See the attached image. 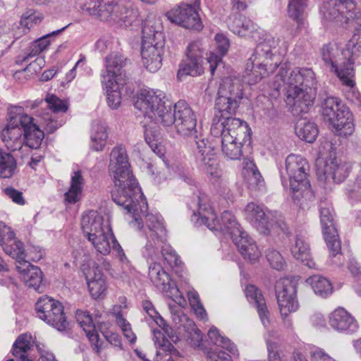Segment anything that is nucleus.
<instances>
[{"label": "nucleus", "instance_id": "2eb2a0df", "mask_svg": "<svg viewBox=\"0 0 361 361\" xmlns=\"http://www.w3.org/2000/svg\"><path fill=\"white\" fill-rule=\"evenodd\" d=\"M243 95V85L238 78H223L216 99L215 114L222 117H231L230 115L235 112Z\"/></svg>", "mask_w": 361, "mask_h": 361}, {"label": "nucleus", "instance_id": "774afa93", "mask_svg": "<svg viewBox=\"0 0 361 361\" xmlns=\"http://www.w3.org/2000/svg\"><path fill=\"white\" fill-rule=\"evenodd\" d=\"M152 334L155 346L157 348L159 347L164 348L165 351L168 345H170L169 341L164 336L160 330L153 329Z\"/></svg>", "mask_w": 361, "mask_h": 361}, {"label": "nucleus", "instance_id": "9b49d317", "mask_svg": "<svg viewBox=\"0 0 361 361\" xmlns=\"http://www.w3.org/2000/svg\"><path fill=\"white\" fill-rule=\"evenodd\" d=\"M319 13L322 25L328 28H348L361 21V11L355 0H326Z\"/></svg>", "mask_w": 361, "mask_h": 361}, {"label": "nucleus", "instance_id": "cd10ccee", "mask_svg": "<svg viewBox=\"0 0 361 361\" xmlns=\"http://www.w3.org/2000/svg\"><path fill=\"white\" fill-rule=\"evenodd\" d=\"M172 320L178 329L183 328L185 331V338L190 341L194 347H199L202 341L201 331L195 326V323L185 315L181 309L173 311Z\"/></svg>", "mask_w": 361, "mask_h": 361}, {"label": "nucleus", "instance_id": "58836bf2", "mask_svg": "<svg viewBox=\"0 0 361 361\" xmlns=\"http://www.w3.org/2000/svg\"><path fill=\"white\" fill-rule=\"evenodd\" d=\"M216 48L219 51V55L210 52L209 55L207 57V63L209 64L210 72L214 75L217 66L221 61V57L224 56L230 47L228 39L223 34H216L214 37Z\"/></svg>", "mask_w": 361, "mask_h": 361}, {"label": "nucleus", "instance_id": "a19ab883", "mask_svg": "<svg viewBox=\"0 0 361 361\" xmlns=\"http://www.w3.org/2000/svg\"><path fill=\"white\" fill-rule=\"evenodd\" d=\"M306 283L311 286L316 295L322 298H326L333 293L332 283L322 276L313 275L306 279Z\"/></svg>", "mask_w": 361, "mask_h": 361}, {"label": "nucleus", "instance_id": "338daca9", "mask_svg": "<svg viewBox=\"0 0 361 361\" xmlns=\"http://www.w3.org/2000/svg\"><path fill=\"white\" fill-rule=\"evenodd\" d=\"M5 194L12 200V201L18 204L23 205L25 200L23 196L22 192L16 190L12 187L6 188L4 190Z\"/></svg>", "mask_w": 361, "mask_h": 361}, {"label": "nucleus", "instance_id": "ddd939ff", "mask_svg": "<svg viewBox=\"0 0 361 361\" xmlns=\"http://www.w3.org/2000/svg\"><path fill=\"white\" fill-rule=\"evenodd\" d=\"M322 115L339 135H351L355 130L353 116L341 99L327 97L322 103Z\"/></svg>", "mask_w": 361, "mask_h": 361}, {"label": "nucleus", "instance_id": "13d9d810", "mask_svg": "<svg viewBox=\"0 0 361 361\" xmlns=\"http://www.w3.org/2000/svg\"><path fill=\"white\" fill-rule=\"evenodd\" d=\"M210 179L214 181L220 180V186L219 189V194L220 196L219 201L223 207H228L231 204H232L234 202L235 197L233 193L228 188L226 182L224 180H223L221 177L218 180H214V178Z\"/></svg>", "mask_w": 361, "mask_h": 361}, {"label": "nucleus", "instance_id": "6e6d98bb", "mask_svg": "<svg viewBox=\"0 0 361 361\" xmlns=\"http://www.w3.org/2000/svg\"><path fill=\"white\" fill-rule=\"evenodd\" d=\"M145 139L146 142L149 145L153 152L157 154L159 157L164 156V148L158 143V135L154 132L150 127L145 125Z\"/></svg>", "mask_w": 361, "mask_h": 361}, {"label": "nucleus", "instance_id": "603ef678", "mask_svg": "<svg viewBox=\"0 0 361 361\" xmlns=\"http://www.w3.org/2000/svg\"><path fill=\"white\" fill-rule=\"evenodd\" d=\"M245 174L251 189H260L264 186V179L252 161L246 162Z\"/></svg>", "mask_w": 361, "mask_h": 361}, {"label": "nucleus", "instance_id": "4468645a", "mask_svg": "<svg viewBox=\"0 0 361 361\" xmlns=\"http://www.w3.org/2000/svg\"><path fill=\"white\" fill-rule=\"evenodd\" d=\"M23 107L11 106L8 111V118L6 126L1 133V140L7 150L14 153L16 157H23L25 148L23 142V123L29 121L27 118H22Z\"/></svg>", "mask_w": 361, "mask_h": 361}, {"label": "nucleus", "instance_id": "69168bd1", "mask_svg": "<svg viewBox=\"0 0 361 361\" xmlns=\"http://www.w3.org/2000/svg\"><path fill=\"white\" fill-rule=\"evenodd\" d=\"M310 357L312 361H336L323 349L319 348H313L310 351Z\"/></svg>", "mask_w": 361, "mask_h": 361}, {"label": "nucleus", "instance_id": "79ce46f5", "mask_svg": "<svg viewBox=\"0 0 361 361\" xmlns=\"http://www.w3.org/2000/svg\"><path fill=\"white\" fill-rule=\"evenodd\" d=\"M66 27H63L61 30L54 31L51 34L43 36L33 42L29 49V52L23 56H19L17 59V62L19 63H23L24 62L28 61L31 58L38 55L42 51L45 50L48 46L49 45V40L48 39L50 35H58L62 30H65Z\"/></svg>", "mask_w": 361, "mask_h": 361}, {"label": "nucleus", "instance_id": "0eeeda50", "mask_svg": "<svg viewBox=\"0 0 361 361\" xmlns=\"http://www.w3.org/2000/svg\"><path fill=\"white\" fill-rule=\"evenodd\" d=\"M250 128L247 123L233 117H222L214 114L211 133L221 137V151L231 160L239 159L243 154V146L250 142Z\"/></svg>", "mask_w": 361, "mask_h": 361}, {"label": "nucleus", "instance_id": "473e14b6", "mask_svg": "<svg viewBox=\"0 0 361 361\" xmlns=\"http://www.w3.org/2000/svg\"><path fill=\"white\" fill-rule=\"evenodd\" d=\"M123 56L118 52H111L104 59V69L101 72V80H118L121 70L125 65Z\"/></svg>", "mask_w": 361, "mask_h": 361}, {"label": "nucleus", "instance_id": "1a4fd4ad", "mask_svg": "<svg viewBox=\"0 0 361 361\" xmlns=\"http://www.w3.org/2000/svg\"><path fill=\"white\" fill-rule=\"evenodd\" d=\"M81 8L103 21H112L129 27L140 22V13L130 2L123 0H88Z\"/></svg>", "mask_w": 361, "mask_h": 361}, {"label": "nucleus", "instance_id": "a211bd4d", "mask_svg": "<svg viewBox=\"0 0 361 361\" xmlns=\"http://www.w3.org/2000/svg\"><path fill=\"white\" fill-rule=\"evenodd\" d=\"M276 292L280 313L284 324L287 327L292 328L293 322L288 316L295 312L300 307L296 286L288 279H282L276 283Z\"/></svg>", "mask_w": 361, "mask_h": 361}, {"label": "nucleus", "instance_id": "37998d69", "mask_svg": "<svg viewBox=\"0 0 361 361\" xmlns=\"http://www.w3.org/2000/svg\"><path fill=\"white\" fill-rule=\"evenodd\" d=\"M84 179L80 171H76L71 176V185L65 193V202L74 204L80 200L84 185Z\"/></svg>", "mask_w": 361, "mask_h": 361}, {"label": "nucleus", "instance_id": "c03bdc74", "mask_svg": "<svg viewBox=\"0 0 361 361\" xmlns=\"http://www.w3.org/2000/svg\"><path fill=\"white\" fill-rule=\"evenodd\" d=\"M103 89L106 91L108 106L116 109L121 103V85L118 80H109V82L101 80Z\"/></svg>", "mask_w": 361, "mask_h": 361}, {"label": "nucleus", "instance_id": "72a5a7b5", "mask_svg": "<svg viewBox=\"0 0 361 361\" xmlns=\"http://www.w3.org/2000/svg\"><path fill=\"white\" fill-rule=\"evenodd\" d=\"M106 226H111L109 220H104L97 212L90 211L82 214L81 228L87 238L104 231Z\"/></svg>", "mask_w": 361, "mask_h": 361}, {"label": "nucleus", "instance_id": "f704fd0d", "mask_svg": "<svg viewBox=\"0 0 361 361\" xmlns=\"http://www.w3.org/2000/svg\"><path fill=\"white\" fill-rule=\"evenodd\" d=\"M75 319L80 328L84 331L87 337L94 350L98 353L101 349L99 334L95 329L94 323L88 312L78 310L75 313Z\"/></svg>", "mask_w": 361, "mask_h": 361}, {"label": "nucleus", "instance_id": "a878e982", "mask_svg": "<svg viewBox=\"0 0 361 361\" xmlns=\"http://www.w3.org/2000/svg\"><path fill=\"white\" fill-rule=\"evenodd\" d=\"M329 324L334 330L347 334L355 333L359 328L355 317L341 307H337L330 313Z\"/></svg>", "mask_w": 361, "mask_h": 361}, {"label": "nucleus", "instance_id": "bf43d9fd", "mask_svg": "<svg viewBox=\"0 0 361 361\" xmlns=\"http://www.w3.org/2000/svg\"><path fill=\"white\" fill-rule=\"evenodd\" d=\"M44 18L42 13L28 9L23 14L20 20V23L25 27L30 28L32 26L40 23Z\"/></svg>", "mask_w": 361, "mask_h": 361}, {"label": "nucleus", "instance_id": "6ab92c4d", "mask_svg": "<svg viewBox=\"0 0 361 361\" xmlns=\"http://www.w3.org/2000/svg\"><path fill=\"white\" fill-rule=\"evenodd\" d=\"M37 317L58 331L66 330L68 322L63 312L62 304L50 297L43 296L36 303Z\"/></svg>", "mask_w": 361, "mask_h": 361}, {"label": "nucleus", "instance_id": "680f3d73", "mask_svg": "<svg viewBox=\"0 0 361 361\" xmlns=\"http://www.w3.org/2000/svg\"><path fill=\"white\" fill-rule=\"evenodd\" d=\"M267 258L270 265L275 269H282L285 264V261L282 255L277 250L271 249L267 252Z\"/></svg>", "mask_w": 361, "mask_h": 361}, {"label": "nucleus", "instance_id": "f03ea898", "mask_svg": "<svg viewBox=\"0 0 361 361\" xmlns=\"http://www.w3.org/2000/svg\"><path fill=\"white\" fill-rule=\"evenodd\" d=\"M109 171L114 183L111 192L114 202L123 207L126 219L131 227L137 230L142 229L143 216L149 214L148 204L132 173L125 147L117 145L112 149L109 156Z\"/></svg>", "mask_w": 361, "mask_h": 361}, {"label": "nucleus", "instance_id": "393cba45", "mask_svg": "<svg viewBox=\"0 0 361 361\" xmlns=\"http://www.w3.org/2000/svg\"><path fill=\"white\" fill-rule=\"evenodd\" d=\"M0 245L5 253L16 259V264L25 260L26 254L23 244L16 238L13 231L0 221Z\"/></svg>", "mask_w": 361, "mask_h": 361}, {"label": "nucleus", "instance_id": "4be33fe9", "mask_svg": "<svg viewBox=\"0 0 361 361\" xmlns=\"http://www.w3.org/2000/svg\"><path fill=\"white\" fill-rule=\"evenodd\" d=\"M82 269L91 296L95 300L103 299L106 295L108 286L106 277L99 265L94 260L88 259L82 264Z\"/></svg>", "mask_w": 361, "mask_h": 361}, {"label": "nucleus", "instance_id": "c9c22d12", "mask_svg": "<svg viewBox=\"0 0 361 361\" xmlns=\"http://www.w3.org/2000/svg\"><path fill=\"white\" fill-rule=\"evenodd\" d=\"M245 295L250 303L257 310L259 319L265 328L270 324L269 312L267 310L264 298L259 290L254 285H247L245 288Z\"/></svg>", "mask_w": 361, "mask_h": 361}, {"label": "nucleus", "instance_id": "20e7f679", "mask_svg": "<svg viewBox=\"0 0 361 361\" xmlns=\"http://www.w3.org/2000/svg\"><path fill=\"white\" fill-rule=\"evenodd\" d=\"M228 24L229 30L235 35L252 38L257 42L245 63V80L252 85L274 73L281 64L280 61L274 59L273 54V49L279 45V39L265 32L251 20L240 14L230 18Z\"/></svg>", "mask_w": 361, "mask_h": 361}, {"label": "nucleus", "instance_id": "a18cd8bd", "mask_svg": "<svg viewBox=\"0 0 361 361\" xmlns=\"http://www.w3.org/2000/svg\"><path fill=\"white\" fill-rule=\"evenodd\" d=\"M32 345V337L29 334L20 335L13 345V355L18 361H32L27 353Z\"/></svg>", "mask_w": 361, "mask_h": 361}, {"label": "nucleus", "instance_id": "4d7b16f0", "mask_svg": "<svg viewBox=\"0 0 361 361\" xmlns=\"http://www.w3.org/2000/svg\"><path fill=\"white\" fill-rule=\"evenodd\" d=\"M188 298L190 302V306L194 310L196 315L200 319H207V312L204 310L203 305L200 302L199 295L195 290H188Z\"/></svg>", "mask_w": 361, "mask_h": 361}, {"label": "nucleus", "instance_id": "4c0bfd02", "mask_svg": "<svg viewBox=\"0 0 361 361\" xmlns=\"http://www.w3.org/2000/svg\"><path fill=\"white\" fill-rule=\"evenodd\" d=\"M114 255L118 259V266L111 274L123 281L128 279L133 273V267L121 245L114 247Z\"/></svg>", "mask_w": 361, "mask_h": 361}, {"label": "nucleus", "instance_id": "8fccbe9b", "mask_svg": "<svg viewBox=\"0 0 361 361\" xmlns=\"http://www.w3.org/2000/svg\"><path fill=\"white\" fill-rule=\"evenodd\" d=\"M208 336L211 341L217 347L226 350L233 355L238 356L236 346L228 338L221 336L216 327H212L208 331Z\"/></svg>", "mask_w": 361, "mask_h": 361}, {"label": "nucleus", "instance_id": "0e129e2a", "mask_svg": "<svg viewBox=\"0 0 361 361\" xmlns=\"http://www.w3.org/2000/svg\"><path fill=\"white\" fill-rule=\"evenodd\" d=\"M87 68L85 63V56L84 55L80 56V59L76 62L75 66L71 69L66 75V80L69 82H71L76 77L77 68L85 69Z\"/></svg>", "mask_w": 361, "mask_h": 361}, {"label": "nucleus", "instance_id": "052dcab7", "mask_svg": "<svg viewBox=\"0 0 361 361\" xmlns=\"http://www.w3.org/2000/svg\"><path fill=\"white\" fill-rule=\"evenodd\" d=\"M148 316L159 326L169 337H173L171 328L166 323L163 317L155 310L154 307L146 312Z\"/></svg>", "mask_w": 361, "mask_h": 361}, {"label": "nucleus", "instance_id": "6e6552de", "mask_svg": "<svg viewBox=\"0 0 361 361\" xmlns=\"http://www.w3.org/2000/svg\"><path fill=\"white\" fill-rule=\"evenodd\" d=\"M310 166L305 158L299 154H289L283 167L280 169L281 183L284 188L289 186L292 198L300 207L304 202L314 197L307 176Z\"/></svg>", "mask_w": 361, "mask_h": 361}, {"label": "nucleus", "instance_id": "09e8293b", "mask_svg": "<svg viewBox=\"0 0 361 361\" xmlns=\"http://www.w3.org/2000/svg\"><path fill=\"white\" fill-rule=\"evenodd\" d=\"M308 0H289L288 15L298 23V28L305 25L303 13L307 6Z\"/></svg>", "mask_w": 361, "mask_h": 361}, {"label": "nucleus", "instance_id": "f257e3e1", "mask_svg": "<svg viewBox=\"0 0 361 361\" xmlns=\"http://www.w3.org/2000/svg\"><path fill=\"white\" fill-rule=\"evenodd\" d=\"M147 227L145 235L147 242L142 248L143 256L148 259V276L153 284L166 293L176 303L183 307L186 301L175 283L171 281L169 274L160 264L161 259L170 267H178L181 264L179 256L166 242V231L161 216L157 214H147L145 216Z\"/></svg>", "mask_w": 361, "mask_h": 361}, {"label": "nucleus", "instance_id": "412c9836", "mask_svg": "<svg viewBox=\"0 0 361 361\" xmlns=\"http://www.w3.org/2000/svg\"><path fill=\"white\" fill-rule=\"evenodd\" d=\"M167 18L173 23L189 30L200 31L203 24L195 6L181 4L166 13Z\"/></svg>", "mask_w": 361, "mask_h": 361}, {"label": "nucleus", "instance_id": "39448f33", "mask_svg": "<svg viewBox=\"0 0 361 361\" xmlns=\"http://www.w3.org/2000/svg\"><path fill=\"white\" fill-rule=\"evenodd\" d=\"M282 84L286 85V103L292 106L294 114L306 113L314 103L317 81L315 73L309 68L290 70L283 63L276 76L274 89L278 90Z\"/></svg>", "mask_w": 361, "mask_h": 361}, {"label": "nucleus", "instance_id": "e2e57ef3", "mask_svg": "<svg viewBox=\"0 0 361 361\" xmlns=\"http://www.w3.org/2000/svg\"><path fill=\"white\" fill-rule=\"evenodd\" d=\"M207 358L209 361H232L231 357L229 354L216 349L207 350Z\"/></svg>", "mask_w": 361, "mask_h": 361}, {"label": "nucleus", "instance_id": "7ed1b4c3", "mask_svg": "<svg viewBox=\"0 0 361 361\" xmlns=\"http://www.w3.org/2000/svg\"><path fill=\"white\" fill-rule=\"evenodd\" d=\"M134 106L145 118L161 124L168 130H174L185 138L197 137L196 115L185 101L173 105L163 91L143 89L137 94Z\"/></svg>", "mask_w": 361, "mask_h": 361}, {"label": "nucleus", "instance_id": "dca6fc26", "mask_svg": "<svg viewBox=\"0 0 361 361\" xmlns=\"http://www.w3.org/2000/svg\"><path fill=\"white\" fill-rule=\"evenodd\" d=\"M195 144L192 152L196 163L210 178L218 180L222 176L219 167L216 154L214 146L202 135L197 133V137L192 136Z\"/></svg>", "mask_w": 361, "mask_h": 361}, {"label": "nucleus", "instance_id": "c85d7f7f", "mask_svg": "<svg viewBox=\"0 0 361 361\" xmlns=\"http://www.w3.org/2000/svg\"><path fill=\"white\" fill-rule=\"evenodd\" d=\"M93 249L97 253L106 256L110 254L112 250L114 252V247L120 245L116 240L111 226H106L104 231L92 235L87 238Z\"/></svg>", "mask_w": 361, "mask_h": 361}, {"label": "nucleus", "instance_id": "de8ad7c7", "mask_svg": "<svg viewBox=\"0 0 361 361\" xmlns=\"http://www.w3.org/2000/svg\"><path fill=\"white\" fill-rule=\"evenodd\" d=\"M12 152L0 149V177L8 178L13 176L17 168L16 159Z\"/></svg>", "mask_w": 361, "mask_h": 361}, {"label": "nucleus", "instance_id": "e433bc0d", "mask_svg": "<svg viewBox=\"0 0 361 361\" xmlns=\"http://www.w3.org/2000/svg\"><path fill=\"white\" fill-rule=\"evenodd\" d=\"M290 252L296 259L301 261L310 269H319L317 264L311 257L309 244L302 236H296L295 243L290 247Z\"/></svg>", "mask_w": 361, "mask_h": 361}, {"label": "nucleus", "instance_id": "9d476101", "mask_svg": "<svg viewBox=\"0 0 361 361\" xmlns=\"http://www.w3.org/2000/svg\"><path fill=\"white\" fill-rule=\"evenodd\" d=\"M160 18L149 17L144 23L142 40V61L149 72H157L162 65L164 36Z\"/></svg>", "mask_w": 361, "mask_h": 361}, {"label": "nucleus", "instance_id": "aec40b11", "mask_svg": "<svg viewBox=\"0 0 361 361\" xmlns=\"http://www.w3.org/2000/svg\"><path fill=\"white\" fill-rule=\"evenodd\" d=\"M204 47L201 41L190 42L186 49L185 56L182 61L178 77L180 75L198 76L204 73L203 55Z\"/></svg>", "mask_w": 361, "mask_h": 361}, {"label": "nucleus", "instance_id": "c756f323", "mask_svg": "<svg viewBox=\"0 0 361 361\" xmlns=\"http://www.w3.org/2000/svg\"><path fill=\"white\" fill-rule=\"evenodd\" d=\"M16 269L20 279L27 287L40 291L42 272L39 267L31 264L26 260H23L16 264Z\"/></svg>", "mask_w": 361, "mask_h": 361}, {"label": "nucleus", "instance_id": "ea45409f", "mask_svg": "<svg viewBox=\"0 0 361 361\" xmlns=\"http://www.w3.org/2000/svg\"><path fill=\"white\" fill-rule=\"evenodd\" d=\"M108 133L105 124L101 122L92 123L90 133V147L94 151H102L106 146Z\"/></svg>", "mask_w": 361, "mask_h": 361}, {"label": "nucleus", "instance_id": "423d86ee", "mask_svg": "<svg viewBox=\"0 0 361 361\" xmlns=\"http://www.w3.org/2000/svg\"><path fill=\"white\" fill-rule=\"evenodd\" d=\"M346 46L347 49L344 50L336 44L324 45L322 49V60L325 66L336 75L343 85L352 90V97L349 94L348 99L361 105V96L354 89L355 57L361 53V24L355 29L354 35Z\"/></svg>", "mask_w": 361, "mask_h": 361}, {"label": "nucleus", "instance_id": "7c9ffc66", "mask_svg": "<svg viewBox=\"0 0 361 361\" xmlns=\"http://www.w3.org/2000/svg\"><path fill=\"white\" fill-rule=\"evenodd\" d=\"M25 117L28 118L29 121L23 123L22 126L23 128L24 147H27L30 149H37L42 145L44 133L37 125L34 123L33 118L25 114L23 109L22 118Z\"/></svg>", "mask_w": 361, "mask_h": 361}, {"label": "nucleus", "instance_id": "f3484780", "mask_svg": "<svg viewBox=\"0 0 361 361\" xmlns=\"http://www.w3.org/2000/svg\"><path fill=\"white\" fill-rule=\"evenodd\" d=\"M245 218L255 224L257 231L268 235L272 230L279 228L283 233L288 231L286 223L282 219H276V216L271 212H265L262 207L255 203H248L243 210Z\"/></svg>", "mask_w": 361, "mask_h": 361}, {"label": "nucleus", "instance_id": "5fc2aeb1", "mask_svg": "<svg viewBox=\"0 0 361 361\" xmlns=\"http://www.w3.org/2000/svg\"><path fill=\"white\" fill-rule=\"evenodd\" d=\"M266 342L269 361H286L276 352L277 345L275 342H272L268 337H266ZM293 361H307V360L301 353L295 352L293 354Z\"/></svg>", "mask_w": 361, "mask_h": 361}, {"label": "nucleus", "instance_id": "5701e85b", "mask_svg": "<svg viewBox=\"0 0 361 361\" xmlns=\"http://www.w3.org/2000/svg\"><path fill=\"white\" fill-rule=\"evenodd\" d=\"M317 173L321 180L330 179L335 183L344 181L351 171V165L336 157L326 159L322 165L317 166Z\"/></svg>", "mask_w": 361, "mask_h": 361}, {"label": "nucleus", "instance_id": "49530a36", "mask_svg": "<svg viewBox=\"0 0 361 361\" xmlns=\"http://www.w3.org/2000/svg\"><path fill=\"white\" fill-rule=\"evenodd\" d=\"M295 130L298 137L310 143L316 140L319 133L317 126L314 123L302 118L298 121Z\"/></svg>", "mask_w": 361, "mask_h": 361}, {"label": "nucleus", "instance_id": "2f4dec72", "mask_svg": "<svg viewBox=\"0 0 361 361\" xmlns=\"http://www.w3.org/2000/svg\"><path fill=\"white\" fill-rule=\"evenodd\" d=\"M233 241L245 259L250 263H255L259 260L262 255L261 251L255 241L245 231L234 237Z\"/></svg>", "mask_w": 361, "mask_h": 361}, {"label": "nucleus", "instance_id": "864d4df0", "mask_svg": "<svg viewBox=\"0 0 361 361\" xmlns=\"http://www.w3.org/2000/svg\"><path fill=\"white\" fill-rule=\"evenodd\" d=\"M335 146L336 143L333 142V137L331 136L324 137L320 140L318 158L316 161L317 166L322 165L328 156H329V159L332 158L331 155L336 149Z\"/></svg>", "mask_w": 361, "mask_h": 361}, {"label": "nucleus", "instance_id": "bb28decb", "mask_svg": "<svg viewBox=\"0 0 361 361\" xmlns=\"http://www.w3.org/2000/svg\"><path fill=\"white\" fill-rule=\"evenodd\" d=\"M46 102L51 113L47 111L39 115V116L42 119V123L45 126L48 133H52L63 123L62 120L56 119L53 114L66 112L68 109V104L55 95L47 96Z\"/></svg>", "mask_w": 361, "mask_h": 361}, {"label": "nucleus", "instance_id": "b1692460", "mask_svg": "<svg viewBox=\"0 0 361 361\" xmlns=\"http://www.w3.org/2000/svg\"><path fill=\"white\" fill-rule=\"evenodd\" d=\"M319 213L323 234L329 250L330 257H340L341 256V241L338 239V233L333 222L332 212L329 208L322 207Z\"/></svg>", "mask_w": 361, "mask_h": 361}, {"label": "nucleus", "instance_id": "f8f14e48", "mask_svg": "<svg viewBox=\"0 0 361 361\" xmlns=\"http://www.w3.org/2000/svg\"><path fill=\"white\" fill-rule=\"evenodd\" d=\"M197 214L194 212V216H198L197 221L204 224L209 230L217 233L229 235L232 240L238 236L243 231L235 219V217L228 211L222 213L218 219L206 197H198Z\"/></svg>", "mask_w": 361, "mask_h": 361}, {"label": "nucleus", "instance_id": "3c124183", "mask_svg": "<svg viewBox=\"0 0 361 361\" xmlns=\"http://www.w3.org/2000/svg\"><path fill=\"white\" fill-rule=\"evenodd\" d=\"M121 306L114 305L112 308V313L116 317L117 324L121 328L124 336L131 343H135L137 337L132 330L130 324L126 321L121 314Z\"/></svg>", "mask_w": 361, "mask_h": 361}]
</instances>
